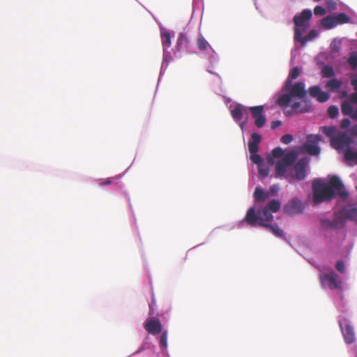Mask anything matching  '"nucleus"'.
<instances>
[{"instance_id": "1", "label": "nucleus", "mask_w": 357, "mask_h": 357, "mask_svg": "<svg viewBox=\"0 0 357 357\" xmlns=\"http://www.w3.org/2000/svg\"><path fill=\"white\" fill-rule=\"evenodd\" d=\"M335 190L340 197H347L348 192L344 190V185L338 176H333L328 185L321 180H314L312 183V200L315 204L331 201L335 197Z\"/></svg>"}, {"instance_id": "9", "label": "nucleus", "mask_w": 357, "mask_h": 357, "mask_svg": "<svg viewBox=\"0 0 357 357\" xmlns=\"http://www.w3.org/2000/svg\"><path fill=\"white\" fill-rule=\"evenodd\" d=\"M264 107L263 105L249 107V111L251 112V115L255 119V124L259 128H262L266 122V118L264 114Z\"/></svg>"}, {"instance_id": "3", "label": "nucleus", "mask_w": 357, "mask_h": 357, "mask_svg": "<svg viewBox=\"0 0 357 357\" xmlns=\"http://www.w3.org/2000/svg\"><path fill=\"white\" fill-rule=\"evenodd\" d=\"M289 89V93L280 96L277 100V104L282 107H288L291 102L293 98L303 99L307 93V91L305 90V85L303 82L296 83L287 90Z\"/></svg>"}, {"instance_id": "36", "label": "nucleus", "mask_w": 357, "mask_h": 357, "mask_svg": "<svg viewBox=\"0 0 357 357\" xmlns=\"http://www.w3.org/2000/svg\"><path fill=\"white\" fill-rule=\"evenodd\" d=\"M272 155L273 158H283L285 155L284 151L282 148L277 147L273 149Z\"/></svg>"}, {"instance_id": "44", "label": "nucleus", "mask_w": 357, "mask_h": 357, "mask_svg": "<svg viewBox=\"0 0 357 357\" xmlns=\"http://www.w3.org/2000/svg\"><path fill=\"white\" fill-rule=\"evenodd\" d=\"M314 13L315 15H324L326 13L324 8L320 6H317L314 9Z\"/></svg>"}, {"instance_id": "7", "label": "nucleus", "mask_w": 357, "mask_h": 357, "mask_svg": "<svg viewBox=\"0 0 357 357\" xmlns=\"http://www.w3.org/2000/svg\"><path fill=\"white\" fill-rule=\"evenodd\" d=\"M320 280L323 284H326L331 289H337L342 287V282L334 271L321 275Z\"/></svg>"}, {"instance_id": "19", "label": "nucleus", "mask_w": 357, "mask_h": 357, "mask_svg": "<svg viewBox=\"0 0 357 357\" xmlns=\"http://www.w3.org/2000/svg\"><path fill=\"white\" fill-rule=\"evenodd\" d=\"M346 217L357 222V204H352L343 211Z\"/></svg>"}, {"instance_id": "14", "label": "nucleus", "mask_w": 357, "mask_h": 357, "mask_svg": "<svg viewBox=\"0 0 357 357\" xmlns=\"http://www.w3.org/2000/svg\"><path fill=\"white\" fill-rule=\"evenodd\" d=\"M308 92L310 97L316 98L319 102H325L330 98L328 93L321 91V88L317 85L310 87Z\"/></svg>"}, {"instance_id": "52", "label": "nucleus", "mask_w": 357, "mask_h": 357, "mask_svg": "<svg viewBox=\"0 0 357 357\" xmlns=\"http://www.w3.org/2000/svg\"><path fill=\"white\" fill-rule=\"evenodd\" d=\"M351 84L354 87V89L357 91V78L352 79L351 80Z\"/></svg>"}, {"instance_id": "38", "label": "nucleus", "mask_w": 357, "mask_h": 357, "mask_svg": "<svg viewBox=\"0 0 357 357\" xmlns=\"http://www.w3.org/2000/svg\"><path fill=\"white\" fill-rule=\"evenodd\" d=\"M250 160L255 164L258 165H261V163L264 162L261 157L256 153H253V155H250Z\"/></svg>"}, {"instance_id": "26", "label": "nucleus", "mask_w": 357, "mask_h": 357, "mask_svg": "<svg viewBox=\"0 0 357 357\" xmlns=\"http://www.w3.org/2000/svg\"><path fill=\"white\" fill-rule=\"evenodd\" d=\"M265 206L272 213H276L280 211L281 208V203L278 199H272Z\"/></svg>"}, {"instance_id": "53", "label": "nucleus", "mask_w": 357, "mask_h": 357, "mask_svg": "<svg viewBox=\"0 0 357 357\" xmlns=\"http://www.w3.org/2000/svg\"><path fill=\"white\" fill-rule=\"evenodd\" d=\"M350 117L352 119L357 120V109L353 111L352 114H351Z\"/></svg>"}, {"instance_id": "18", "label": "nucleus", "mask_w": 357, "mask_h": 357, "mask_svg": "<svg viewBox=\"0 0 357 357\" xmlns=\"http://www.w3.org/2000/svg\"><path fill=\"white\" fill-rule=\"evenodd\" d=\"M341 222L340 218H335L333 220L323 218L320 220V224L322 228L325 229L337 228L338 224Z\"/></svg>"}, {"instance_id": "28", "label": "nucleus", "mask_w": 357, "mask_h": 357, "mask_svg": "<svg viewBox=\"0 0 357 357\" xmlns=\"http://www.w3.org/2000/svg\"><path fill=\"white\" fill-rule=\"evenodd\" d=\"M344 158L348 161H355L357 163V150L353 151L351 149H348L344 153Z\"/></svg>"}, {"instance_id": "16", "label": "nucleus", "mask_w": 357, "mask_h": 357, "mask_svg": "<svg viewBox=\"0 0 357 357\" xmlns=\"http://www.w3.org/2000/svg\"><path fill=\"white\" fill-rule=\"evenodd\" d=\"M311 104L307 100H303L302 102H294L291 105V112H287L288 114L292 113H305L310 110Z\"/></svg>"}, {"instance_id": "29", "label": "nucleus", "mask_w": 357, "mask_h": 357, "mask_svg": "<svg viewBox=\"0 0 357 357\" xmlns=\"http://www.w3.org/2000/svg\"><path fill=\"white\" fill-rule=\"evenodd\" d=\"M341 111L344 115L351 116L354 109L352 105L350 103L347 102H343L341 105Z\"/></svg>"}, {"instance_id": "50", "label": "nucleus", "mask_w": 357, "mask_h": 357, "mask_svg": "<svg viewBox=\"0 0 357 357\" xmlns=\"http://www.w3.org/2000/svg\"><path fill=\"white\" fill-rule=\"evenodd\" d=\"M349 133L355 137H357V125L353 126L349 130Z\"/></svg>"}, {"instance_id": "33", "label": "nucleus", "mask_w": 357, "mask_h": 357, "mask_svg": "<svg viewBox=\"0 0 357 357\" xmlns=\"http://www.w3.org/2000/svg\"><path fill=\"white\" fill-rule=\"evenodd\" d=\"M322 75L325 77H332L335 75V71L332 66H326L322 68Z\"/></svg>"}, {"instance_id": "17", "label": "nucleus", "mask_w": 357, "mask_h": 357, "mask_svg": "<svg viewBox=\"0 0 357 357\" xmlns=\"http://www.w3.org/2000/svg\"><path fill=\"white\" fill-rule=\"evenodd\" d=\"M248 110L249 107L241 104H237L231 111V114L234 119L241 120L243 119L244 114H248Z\"/></svg>"}, {"instance_id": "15", "label": "nucleus", "mask_w": 357, "mask_h": 357, "mask_svg": "<svg viewBox=\"0 0 357 357\" xmlns=\"http://www.w3.org/2000/svg\"><path fill=\"white\" fill-rule=\"evenodd\" d=\"M339 325L345 342L348 344L354 343L355 341V333L353 327L349 324H347L343 327L341 321H339Z\"/></svg>"}, {"instance_id": "23", "label": "nucleus", "mask_w": 357, "mask_h": 357, "mask_svg": "<svg viewBox=\"0 0 357 357\" xmlns=\"http://www.w3.org/2000/svg\"><path fill=\"white\" fill-rule=\"evenodd\" d=\"M190 45V40L184 33H180L177 40V47L179 50L188 49Z\"/></svg>"}, {"instance_id": "27", "label": "nucleus", "mask_w": 357, "mask_h": 357, "mask_svg": "<svg viewBox=\"0 0 357 357\" xmlns=\"http://www.w3.org/2000/svg\"><path fill=\"white\" fill-rule=\"evenodd\" d=\"M264 227L268 228L270 231L278 237H282L284 236L283 230L281 229L277 224H268Z\"/></svg>"}, {"instance_id": "4", "label": "nucleus", "mask_w": 357, "mask_h": 357, "mask_svg": "<svg viewBox=\"0 0 357 357\" xmlns=\"http://www.w3.org/2000/svg\"><path fill=\"white\" fill-rule=\"evenodd\" d=\"M297 157V153L294 151H291L285 154V155L275 164V176L281 178L284 176L287 167L296 162Z\"/></svg>"}, {"instance_id": "32", "label": "nucleus", "mask_w": 357, "mask_h": 357, "mask_svg": "<svg viewBox=\"0 0 357 357\" xmlns=\"http://www.w3.org/2000/svg\"><path fill=\"white\" fill-rule=\"evenodd\" d=\"M335 22L337 24H344L349 22V17L344 13H339L337 15L334 16Z\"/></svg>"}, {"instance_id": "8", "label": "nucleus", "mask_w": 357, "mask_h": 357, "mask_svg": "<svg viewBox=\"0 0 357 357\" xmlns=\"http://www.w3.org/2000/svg\"><path fill=\"white\" fill-rule=\"evenodd\" d=\"M312 11L309 9L303 10L299 15H296L294 17V22L296 28L301 29L302 31H305L309 26V21L312 17Z\"/></svg>"}, {"instance_id": "49", "label": "nucleus", "mask_w": 357, "mask_h": 357, "mask_svg": "<svg viewBox=\"0 0 357 357\" xmlns=\"http://www.w3.org/2000/svg\"><path fill=\"white\" fill-rule=\"evenodd\" d=\"M281 125H282V121L278 120V121H272L271 127L272 129L274 130V129L278 128L279 126H280Z\"/></svg>"}, {"instance_id": "54", "label": "nucleus", "mask_w": 357, "mask_h": 357, "mask_svg": "<svg viewBox=\"0 0 357 357\" xmlns=\"http://www.w3.org/2000/svg\"><path fill=\"white\" fill-rule=\"evenodd\" d=\"M347 91H343V92L342 93V98H344V97H347Z\"/></svg>"}, {"instance_id": "42", "label": "nucleus", "mask_w": 357, "mask_h": 357, "mask_svg": "<svg viewBox=\"0 0 357 357\" xmlns=\"http://www.w3.org/2000/svg\"><path fill=\"white\" fill-rule=\"evenodd\" d=\"M280 141L284 144H288L293 141V136L290 134H286L281 137Z\"/></svg>"}, {"instance_id": "48", "label": "nucleus", "mask_w": 357, "mask_h": 357, "mask_svg": "<svg viewBox=\"0 0 357 357\" xmlns=\"http://www.w3.org/2000/svg\"><path fill=\"white\" fill-rule=\"evenodd\" d=\"M349 100L354 104H357V91L350 94Z\"/></svg>"}, {"instance_id": "47", "label": "nucleus", "mask_w": 357, "mask_h": 357, "mask_svg": "<svg viewBox=\"0 0 357 357\" xmlns=\"http://www.w3.org/2000/svg\"><path fill=\"white\" fill-rule=\"evenodd\" d=\"M350 124H351L350 120L348 119H344L341 122V128H344V129L347 128H349Z\"/></svg>"}, {"instance_id": "55", "label": "nucleus", "mask_w": 357, "mask_h": 357, "mask_svg": "<svg viewBox=\"0 0 357 357\" xmlns=\"http://www.w3.org/2000/svg\"><path fill=\"white\" fill-rule=\"evenodd\" d=\"M268 162L271 165L273 164V160L271 158L268 159Z\"/></svg>"}, {"instance_id": "13", "label": "nucleus", "mask_w": 357, "mask_h": 357, "mask_svg": "<svg viewBox=\"0 0 357 357\" xmlns=\"http://www.w3.org/2000/svg\"><path fill=\"white\" fill-rule=\"evenodd\" d=\"M308 160L306 158H301L294 165V178L298 181H303L306 177V168Z\"/></svg>"}, {"instance_id": "46", "label": "nucleus", "mask_w": 357, "mask_h": 357, "mask_svg": "<svg viewBox=\"0 0 357 357\" xmlns=\"http://www.w3.org/2000/svg\"><path fill=\"white\" fill-rule=\"evenodd\" d=\"M155 305V300L154 296H152V300L151 303L149 304V315H153L155 314L154 312V306Z\"/></svg>"}, {"instance_id": "56", "label": "nucleus", "mask_w": 357, "mask_h": 357, "mask_svg": "<svg viewBox=\"0 0 357 357\" xmlns=\"http://www.w3.org/2000/svg\"><path fill=\"white\" fill-rule=\"evenodd\" d=\"M356 357H357V351L356 352Z\"/></svg>"}, {"instance_id": "51", "label": "nucleus", "mask_w": 357, "mask_h": 357, "mask_svg": "<svg viewBox=\"0 0 357 357\" xmlns=\"http://www.w3.org/2000/svg\"><path fill=\"white\" fill-rule=\"evenodd\" d=\"M279 190V186L277 185H273L271 186L270 191L272 192V194H274L277 192Z\"/></svg>"}, {"instance_id": "31", "label": "nucleus", "mask_w": 357, "mask_h": 357, "mask_svg": "<svg viewBox=\"0 0 357 357\" xmlns=\"http://www.w3.org/2000/svg\"><path fill=\"white\" fill-rule=\"evenodd\" d=\"M321 130L327 137H329L331 139L336 136V128L335 127L323 126L321 128Z\"/></svg>"}, {"instance_id": "45", "label": "nucleus", "mask_w": 357, "mask_h": 357, "mask_svg": "<svg viewBox=\"0 0 357 357\" xmlns=\"http://www.w3.org/2000/svg\"><path fill=\"white\" fill-rule=\"evenodd\" d=\"M335 268L340 273H344L345 271V265L342 261H339L336 263Z\"/></svg>"}, {"instance_id": "20", "label": "nucleus", "mask_w": 357, "mask_h": 357, "mask_svg": "<svg viewBox=\"0 0 357 357\" xmlns=\"http://www.w3.org/2000/svg\"><path fill=\"white\" fill-rule=\"evenodd\" d=\"M253 196L256 202H262L269 197L270 193L268 192H265L259 188H257L254 192Z\"/></svg>"}, {"instance_id": "30", "label": "nucleus", "mask_w": 357, "mask_h": 357, "mask_svg": "<svg viewBox=\"0 0 357 357\" xmlns=\"http://www.w3.org/2000/svg\"><path fill=\"white\" fill-rule=\"evenodd\" d=\"M161 40L162 45L165 48H168L171 45V35L169 32H164L161 35Z\"/></svg>"}, {"instance_id": "41", "label": "nucleus", "mask_w": 357, "mask_h": 357, "mask_svg": "<svg viewBox=\"0 0 357 357\" xmlns=\"http://www.w3.org/2000/svg\"><path fill=\"white\" fill-rule=\"evenodd\" d=\"M120 176H115L112 178H108L105 181L100 183V185H110L112 183H116Z\"/></svg>"}, {"instance_id": "22", "label": "nucleus", "mask_w": 357, "mask_h": 357, "mask_svg": "<svg viewBox=\"0 0 357 357\" xmlns=\"http://www.w3.org/2000/svg\"><path fill=\"white\" fill-rule=\"evenodd\" d=\"M300 75V70L294 67L290 72L285 83V89H288L292 85V80L297 79Z\"/></svg>"}, {"instance_id": "10", "label": "nucleus", "mask_w": 357, "mask_h": 357, "mask_svg": "<svg viewBox=\"0 0 357 357\" xmlns=\"http://www.w3.org/2000/svg\"><path fill=\"white\" fill-rule=\"evenodd\" d=\"M304 206L300 199L294 198L287 202L283 208L284 212L288 215H295L301 213Z\"/></svg>"}, {"instance_id": "40", "label": "nucleus", "mask_w": 357, "mask_h": 357, "mask_svg": "<svg viewBox=\"0 0 357 357\" xmlns=\"http://www.w3.org/2000/svg\"><path fill=\"white\" fill-rule=\"evenodd\" d=\"M261 136L259 134L253 132L251 135V140L249 142L259 145V144L261 142Z\"/></svg>"}, {"instance_id": "6", "label": "nucleus", "mask_w": 357, "mask_h": 357, "mask_svg": "<svg viewBox=\"0 0 357 357\" xmlns=\"http://www.w3.org/2000/svg\"><path fill=\"white\" fill-rule=\"evenodd\" d=\"M321 137L318 135H309L303 145L304 150L311 155H317L320 153V147L318 146Z\"/></svg>"}, {"instance_id": "2", "label": "nucleus", "mask_w": 357, "mask_h": 357, "mask_svg": "<svg viewBox=\"0 0 357 357\" xmlns=\"http://www.w3.org/2000/svg\"><path fill=\"white\" fill-rule=\"evenodd\" d=\"M272 213L266 206L259 207L257 211L254 207H251L248 210L243 220L251 227L259 225L264 227L273 220Z\"/></svg>"}, {"instance_id": "21", "label": "nucleus", "mask_w": 357, "mask_h": 357, "mask_svg": "<svg viewBox=\"0 0 357 357\" xmlns=\"http://www.w3.org/2000/svg\"><path fill=\"white\" fill-rule=\"evenodd\" d=\"M196 43H197L199 50H200L202 52L206 51L207 50H211L212 52H213L211 46L208 43V41L204 38V36L202 35H199L198 36V38H197Z\"/></svg>"}, {"instance_id": "35", "label": "nucleus", "mask_w": 357, "mask_h": 357, "mask_svg": "<svg viewBox=\"0 0 357 357\" xmlns=\"http://www.w3.org/2000/svg\"><path fill=\"white\" fill-rule=\"evenodd\" d=\"M258 171L259 174L261 176V177L265 178L268 176L269 174V168L268 166L264 163H261V165H258Z\"/></svg>"}, {"instance_id": "12", "label": "nucleus", "mask_w": 357, "mask_h": 357, "mask_svg": "<svg viewBox=\"0 0 357 357\" xmlns=\"http://www.w3.org/2000/svg\"><path fill=\"white\" fill-rule=\"evenodd\" d=\"M145 330L151 335H158L162 331L160 321L156 318H151L144 322Z\"/></svg>"}, {"instance_id": "43", "label": "nucleus", "mask_w": 357, "mask_h": 357, "mask_svg": "<svg viewBox=\"0 0 357 357\" xmlns=\"http://www.w3.org/2000/svg\"><path fill=\"white\" fill-rule=\"evenodd\" d=\"M248 150L250 155H253V153H257L259 150V145L248 142Z\"/></svg>"}, {"instance_id": "11", "label": "nucleus", "mask_w": 357, "mask_h": 357, "mask_svg": "<svg viewBox=\"0 0 357 357\" xmlns=\"http://www.w3.org/2000/svg\"><path fill=\"white\" fill-rule=\"evenodd\" d=\"M305 31H302L301 29L295 28L294 29V40L296 41L300 42L302 46L305 45V44L318 36V33L316 30H311L307 35L305 37H303V33Z\"/></svg>"}, {"instance_id": "39", "label": "nucleus", "mask_w": 357, "mask_h": 357, "mask_svg": "<svg viewBox=\"0 0 357 357\" xmlns=\"http://www.w3.org/2000/svg\"><path fill=\"white\" fill-rule=\"evenodd\" d=\"M349 64L352 67L353 69L357 68V54H351L348 59Z\"/></svg>"}, {"instance_id": "5", "label": "nucleus", "mask_w": 357, "mask_h": 357, "mask_svg": "<svg viewBox=\"0 0 357 357\" xmlns=\"http://www.w3.org/2000/svg\"><path fill=\"white\" fill-rule=\"evenodd\" d=\"M353 143V139L346 132H339L335 137L331 139L332 147L337 151H342L346 148L351 149L350 146Z\"/></svg>"}, {"instance_id": "34", "label": "nucleus", "mask_w": 357, "mask_h": 357, "mask_svg": "<svg viewBox=\"0 0 357 357\" xmlns=\"http://www.w3.org/2000/svg\"><path fill=\"white\" fill-rule=\"evenodd\" d=\"M162 334L160 337V345L163 349L167 348V331L165 330L161 332Z\"/></svg>"}, {"instance_id": "24", "label": "nucleus", "mask_w": 357, "mask_h": 357, "mask_svg": "<svg viewBox=\"0 0 357 357\" xmlns=\"http://www.w3.org/2000/svg\"><path fill=\"white\" fill-rule=\"evenodd\" d=\"M342 86V82L333 78L327 82L325 87L331 91L337 90Z\"/></svg>"}, {"instance_id": "25", "label": "nucleus", "mask_w": 357, "mask_h": 357, "mask_svg": "<svg viewBox=\"0 0 357 357\" xmlns=\"http://www.w3.org/2000/svg\"><path fill=\"white\" fill-rule=\"evenodd\" d=\"M321 24L325 29H331L337 25V22H335L334 17L327 16L322 19Z\"/></svg>"}, {"instance_id": "37", "label": "nucleus", "mask_w": 357, "mask_h": 357, "mask_svg": "<svg viewBox=\"0 0 357 357\" xmlns=\"http://www.w3.org/2000/svg\"><path fill=\"white\" fill-rule=\"evenodd\" d=\"M328 114L331 118L336 117L339 114V109L335 105L330 106L328 109Z\"/></svg>"}]
</instances>
